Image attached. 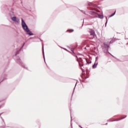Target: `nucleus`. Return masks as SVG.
I'll use <instances>...</instances> for the list:
<instances>
[{
	"instance_id": "f257e3e1",
	"label": "nucleus",
	"mask_w": 128,
	"mask_h": 128,
	"mask_svg": "<svg viewBox=\"0 0 128 128\" xmlns=\"http://www.w3.org/2000/svg\"><path fill=\"white\" fill-rule=\"evenodd\" d=\"M22 28L26 32L27 34H29V36L34 35V34L32 33V32L30 31V30L28 29V26H26V22L24 20V19H22Z\"/></svg>"
},
{
	"instance_id": "7ed1b4c3",
	"label": "nucleus",
	"mask_w": 128,
	"mask_h": 128,
	"mask_svg": "<svg viewBox=\"0 0 128 128\" xmlns=\"http://www.w3.org/2000/svg\"><path fill=\"white\" fill-rule=\"evenodd\" d=\"M89 32L90 33V36H94L95 32H94V30L90 29Z\"/></svg>"
},
{
	"instance_id": "f03ea898",
	"label": "nucleus",
	"mask_w": 128,
	"mask_h": 128,
	"mask_svg": "<svg viewBox=\"0 0 128 128\" xmlns=\"http://www.w3.org/2000/svg\"><path fill=\"white\" fill-rule=\"evenodd\" d=\"M82 70V78H88V75L86 74V70H84V69L81 68Z\"/></svg>"
},
{
	"instance_id": "1a4fd4ad",
	"label": "nucleus",
	"mask_w": 128,
	"mask_h": 128,
	"mask_svg": "<svg viewBox=\"0 0 128 128\" xmlns=\"http://www.w3.org/2000/svg\"><path fill=\"white\" fill-rule=\"evenodd\" d=\"M71 30V32H74V30Z\"/></svg>"
},
{
	"instance_id": "39448f33",
	"label": "nucleus",
	"mask_w": 128,
	"mask_h": 128,
	"mask_svg": "<svg viewBox=\"0 0 128 128\" xmlns=\"http://www.w3.org/2000/svg\"><path fill=\"white\" fill-rule=\"evenodd\" d=\"M97 66H98V62H95V63L92 66V68H96Z\"/></svg>"
},
{
	"instance_id": "20e7f679",
	"label": "nucleus",
	"mask_w": 128,
	"mask_h": 128,
	"mask_svg": "<svg viewBox=\"0 0 128 128\" xmlns=\"http://www.w3.org/2000/svg\"><path fill=\"white\" fill-rule=\"evenodd\" d=\"M11 20L13 21V22H18V20L16 19V16H13L11 18Z\"/></svg>"
},
{
	"instance_id": "0eeeda50",
	"label": "nucleus",
	"mask_w": 128,
	"mask_h": 128,
	"mask_svg": "<svg viewBox=\"0 0 128 128\" xmlns=\"http://www.w3.org/2000/svg\"><path fill=\"white\" fill-rule=\"evenodd\" d=\"M87 62V64H90L92 62H88V61H86Z\"/></svg>"
},
{
	"instance_id": "6e6552de",
	"label": "nucleus",
	"mask_w": 128,
	"mask_h": 128,
	"mask_svg": "<svg viewBox=\"0 0 128 128\" xmlns=\"http://www.w3.org/2000/svg\"><path fill=\"white\" fill-rule=\"evenodd\" d=\"M82 61H81V64H80L81 66H83V65H82Z\"/></svg>"
},
{
	"instance_id": "423d86ee",
	"label": "nucleus",
	"mask_w": 128,
	"mask_h": 128,
	"mask_svg": "<svg viewBox=\"0 0 128 128\" xmlns=\"http://www.w3.org/2000/svg\"><path fill=\"white\" fill-rule=\"evenodd\" d=\"M116 14V11L114 12V14H112L110 15V18H112V16H114Z\"/></svg>"
}]
</instances>
